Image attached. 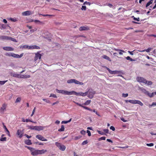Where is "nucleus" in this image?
Listing matches in <instances>:
<instances>
[{
  "label": "nucleus",
  "mask_w": 156,
  "mask_h": 156,
  "mask_svg": "<svg viewBox=\"0 0 156 156\" xmlns=\"http://www.w3.org/2000/svg\"><path fill=\"white\" fill-rule=\"evenodd\" d=\"M56 90L58 93H61L64 95H73V91H69L66 90H59L58 89H56Z\"/></svg>",
  "instance_id": "obj_1"
},
{
  "label": "nucleus",
  "mask_w": 156,
  "mask_h": 156,
  "mask_svg": "<svg viewBox=\"0 0 156 156\" xmlns=\"http://www.w3.org/2000/svg\"><path fill=\"white\" fill-rule=\"evenodd\" d=\"M126 103L129 102L132 104H137L142 106L143 105V103L140 101L137 100H126L125 101Z\"/></svg>",
  "instance_id": "obj_2"
},
{
  "label": "nucleus",
  "mask_w": 156,
  "mask_h": 156,
  "mask_svg": "<svg viewBox=\"0 0 156 156\" xmlns=\"http://www.w3.org/2000/svg\"><path fill=\"white\" fill-rule=\"evenodd\" d=\"M87 93V97L90 98H92L94 95L95 94V92L92 89H89L88 91L86 92Z\"/></svg>",
  "instance_id": "obj_3"
},
{
  "label": "nucleus",
  "mask_w": 156,
  "mask_h": 156,
  "mask_svg": "<svg viewBox=\"0 0 156 156\" xmlns=\"http://www.w3.org/2000/svg\"><path fill=\"white\" fill-rule=\"evenodd\" d=\"M56 145L58 148L62 151H64L66 149V147L61 143L58 142H56L55 143Z\"/></svg>",
  "instance_id": "obj_4"
},
{
  "label": "nucleus",
  "mask_w": 156,
  "mask_h": 156,
  "mask_svg": "<svg viewBox=\"0 0 156 156\" xmlns=\"http://www.w3.org/2000/svg\"><path fill=\"white\" fill-rule=\"evenodd\" d=\"M136 80L139 82L143 83L146 84H147V81L145 79L142 77H136Z\"/></svg>",
  "instance_id": "obj_5"
},
{
  "label": "nucleus",
  "mask_w": 156,
  "mask_h": 156,
  "mask_svg": "<svg viewBox=\"0 0 156 156\" xmlns=\"http://www.w3.org/2000/svg\"><path fill=\"white\" fill-rule=\"evenodd\" d=\"M7 105L6 104L4 103L2 104V107L0 108V112L2 114L4 113V112L6 110Z\"/></svg>",
  "instance_id": "obj_6"
},
{
  "label": "nucleus",
  "mask_w": 156,
  "mask_h": 156,
  "mask_svg": "<svg viewBox=\"0 0 156 156\" xmlns=\"http://www.w3.org/2000/svg\"><path fill=\"white\" fill-rule=\"evenodd\" d=\"M76 95L77 96H85L87 95V93H83L80 92L79 93L76 92L75 91H73V95Z\"/></svg>",
  "instance_id": "obj_7"
},
{
  "label": "nucleus",
  "mask_w": 156,
  "mask_h": 156,
  "mask_svg": "<svg viewBox=\"0 0 156 156\" xmlns=\"http://www.w3.org/2000/svg\"><path fill=\"white\" fill-rule=\"evenodd\" d=\"M41 55L39 52L35 54V56L34 60V61H36L38 59H40L41 58Z\"/></svg>",
  "instance_id": "obj_8"
},
{
  "label": "nucleus",
  "mask_w": 156,
  "mask_h": 156,
  "mask_svg": "<svg viewBox=\"0 0 156 156\" xmlns=\"http://www.w3.org/2000/svg\"><path fill=\"white\" fill-rule=\"evenodd\" d=\"M34 13V12L33 11H27L23 12L22 13V15L23 16H30V15L33 14Z\"/></svg>",
  "instance_id": "obj_9"
},
{
  "label": "nucleus",
  "mask_w": 156,
  "mask_h": 156,
  "mask_svg": "<svg viewBox=\"0 0 156 156\" xmlns=\"http://www.w3.org/2000/svg\"><path fill=\"white\" fill-rule=\"evenodd\" d=\"M24 133L23 130H21L20 129H18L17 133V135L19 136V137L21 138L23 136Z\"/></svg>",
  "instance_id": "obj_10"
},
{
  "label": "nucleus",
  "mask_w": 156,
  "mask_h": 156,
  "mask_svg": "<svg viewBox=\"0 0 156 156\" xmlns=\"http://www.w3.org/2000/svg\"><path fill=\"white\" fill-rule=\"evenodd\" d=\"M36 137L39 140L42 141H47V140L45 138H44V137H43L42 136L40 135H36Z\"/></svg>",
  "instance_id": "obj_11"
},
{
  "label": "nucleus",
  "mask_w": 156,
  "mask_h": 156,
  "mask_svg": "<svg viewBox=\"0 0 156 156\" xmlns=\"http://www.w3.org/2000/svg\"><path fill=\"white\" fill-rule=\"evenodd\" d=\"M108 71L109 73L111 74H118L119 73H122V71H111L108 68Z\"/></svg>",
  "instance_id": "obj_12"
},
{
  "label": "nucleus",
  "mask_w": 156,
  "mask_h": 156,
  "mask_svg": "<svg viewBox=\"0 0 156 156\" xmlns=\"http://www.w3.org/2000/svg\"><path fill=\"white\" fill-rule=\"evenodd\" d=\"M31 154L33 156H36L39 154L38 150L34 148L31 153Z\"/></svg>",
  "instance_id": "obj_13"
},
{
  "label": "nucleus",
  "mask_w": 156,
  "mask_h": 156,
  "mask_svg": "<svg viewBox=\"0 0 156 156\" xmlns=\"http://www.w3.org/2000/svg\"><path fill=\"white\" fill-rule=\"evenodd\" d=\"M143 91L144 92L145 94L147 95L148 96H149L150 98L154 96L153 92L151 93H150L147 91L145 89H143Z\"/></svg>",
  "instance_id": "obj_14"
},
{
  "label": "nucleus",
  "mask_w": 156,
  "mask_h": 156,
  "mask_svg": "<svg viewBox=\"0 0 156 156\" xmlns=\"http://www.w3.org/2000/svg\"><path fill=\"white\" fill-rule=\"evenodd\" d=\"M23 55V53L21 54L20 55H19L18 54H15L13 53H12V56L14 58H20L22 57Z\"/></svg>",
  "instance_id": "obj_15"
},
{
  "label": "nucleus",
  "mask_w": 156,
  "mask_h": 156,
  "mask_svg": "<svg viewBox=\"0 0 156 156\" xmlns=\"http://www.w3.org/2000/svg\"><path fill=\"white\" fill-rule=\"evenodd\" d=\"M89 27L87 26L81 27L79 28V30L80 31L83 30H89Z\"/></svg>",
  "instance_id": "obj_16"
},
{
  "label": "nucleus",
  "mask_w": 156,
  "mask_h": 156,
  "mask_svg": "<svg viewBox=\"0 0 156 156\" xmlns=\"http://www.w3.org/2000/svg\"><path fill=\"white\" fill-rule=\"evenodd\" d=\"M29 49H40V47H39L36 45H34L30 46H29Z\"/></svg>",
  "instance_id": "obj_17"
},
{
  "label": "nucleus",
  "mask_w": 156,
  "mask_h": 156,
  "mask_svg": "<svg viewBox=\"0 0 156 156\" xmlns=\"http://www.w3.org/2000/svg\"><path fill=\"white\" fill-rule=\"evenodd\" d=\"M10 74L11 76H12L13 77L20 78V74H18L15 73L11 72L10 73Z\"/></svg>",
  "instance_id": "obj_18"
},
{
  "label": "nucleus",
  "mask_w": 156,
  "mask_h": 156,
  "mask_svg": "<svg viewBox=\"0 0 156 156\" xmlns=\"http://www.w3.org/2000/svg\"><path fill=\"white\" fill-rule=\"evenodd\" d=\"M4 50L7 51H13L14 50L13 48L10 47H3Z\"/></svg>",
  "instance_id": "obj_19"
},
{
  "label": "nucleus",
  "mask_w": 156,
  "mask_h": 156,
  "mask_svg": "<svg viewBox=\"0 0 156 156\" xmlns=\"http://www.w3.org/2000/svg\"><path fill=\"white\" fill-rule=\"evenodd\" d=\"M30 77V76L29 75H21L20 74V78H28Z\"/></svg>",
  "instance_id": "obj_20"
},
{
  "label": "nucleus",
  "mask_w": 156,
  "mask_h": 156,
  "mask_svg": "<svg viewBox=\"0 0 156 156\" xmlns=\"http://www.w3.org/2000/svg\"><path fill=\"white\" fill-rule=\"evenodd\" d=\"M10 37L6 36H0V39L2 40H9Z\"/></svg>",
  "instance_id": "obj_21"
},
{
  "label": "nucleus",
  "mask_w": 156,
  "mask_h": 156,
  "mask_svg": "<svg viewBox=\"0 0 156 156\" xmlns=\"http://www.w3.org/2000/svg\"><path fill=\"white\" fill-rule=\"evenodd\" d=\"M47 152V150H46L42 149L41 150H38L39 154H44Z\"/></svg>",
  "instance_id": "obj_22"
},
{
  "label": "nucleus",
  "mask_w": 156,
  "mask_h": 156,
  "mask_svg": "<svg viewBox=\"0 0 156 156\" xmlns=\"http://www.w3.org/2000/svg\"><path fill=\"white\" fill-rule=\"evenodd\" d=\"M73 83H74L75 84H79V85L83 84V83L82 82H79L75 79L73 80Z\"/></svg>",
  "instance_id": "obj_23"
},
{
  "label": "nucleus",
  "mask_w": 156,
  "mask_h": 156,
  "mask_svg": "<svg viewBox=\"0 0 156 156\" xmlns=\"http://www.w3.org/2000/svg\"><path fill=\"white\" fill-rule=\"evenodd\" d=\"M3 124L4 128L5 129V130L6 132H7V134H8V135L9 136H10V133H9V131L8 130V129L6 128V126H5V125H4V123H3Z\"/></svg>",
  "instance_id": "obj_24"
},
{
  "label": "nucleus",
  "mask_w": 156,
  "mask_h": 156,
  "mask_svg": "<svg viewBox=\"0 0 156 156\" xmlns=\"http://www.w3.org/2000/svg\"><path fill=\"white\" fill-rule=\"evenodd\" d=\"M25 143L27 145H30L32 144L31 141L29 139L25 140Z\"/></svg>",
  "instance_id": "obj_25"
},
{
  "label": "nucleus",
  "mask_w": 156,
  "mask_h": 156,
  "mask_svg": "<svg viewBox=\"0 0 156 156\" xmlns=\"http://www.w3.org/2000/svg\"><path fill=\"white\" fill-rule=\"evenodd\" d=\"M29 46L28 45H24L23 46H20L19 48L21 49H29Z\"/></svg>",
  "instance_id": "obj_26"
},
{
  "label": "nucleus",
  "mask_w": 156,
  "mask_h": 156,
  "mask_svg": "<svg viewBox=\"0 0 156 156\" xmlns=\"http://www.w3.org/2000/svg\"><path fill=\"white\" fill-rule=\"evenodd\" d=\"M152 49V48H148L147 49H145L144 50H142V51H139L140 52L142 51L144 52L145 51H146V52H149Z\"/></svg>",
  "instance_id": "obj_27"
},
{
  "label": "nucleus",
  "mask_w": 156,
  "mask_h": 156,
  "mask_svg": "<svg viewBox=\"0 0 156 156\" xmlns=\"http://www.w3.org/2000/svg\"><path fill=\"white\" fill-rule=\"evenodd\" d=\"M44 127L41 126H37V130L40 131L43 130L44 129Z\"/></svg>",
  "instance_id": "obj_28"
},
{
  "label": "nucleus",
  "mask_w": 156,
  "mask_h": 156,
  "mask_svg": "<svg viewBox=\"0 0 156 156\" xmlns=\"http://www.w3.org/2000/svg\"><path fill=\"white\" fill-rule=\"evenodd\" d=\"M65 130V128L64 125L61 126V128L58 129V131L59 132L64 131Z\"/></svg>",
  "instance_id": "obj_29"
},
{
  "label": "nucleus",
  "mask_w": 156,
  "mask_h": 156,
  "mask_svg": "<svg viewBox=\"0 0 156 156\" xmlns=\"http://www.w3.org/2000/svg\"><path fill=\"white\" fill-rule=\"evenodd\" d=\"M91 102V101L90 100H88L83 105H89Z\"/></svg>",
  "instance_id": "obj_30"
},
{
  "label": "nucleus",
  "mask_w": 156,
  "mask_h": 156,
  "mask_svg": "<svg viewBox=\"0 0 156 156\" xmlns=\"http://www.w3.org/2000/svg\"><path fill=\"white\" fill-rule=\"evenodd\" d=\"M34 21L36 23H38L39 24H44V23L42 22L41 21L38 20H34Z\"/></svg>",
  "instance_id": "obj_31"
},
{
  "label": "nucleus",
  "mask_w": 156,
  "mask_h": 156,
  "mask_svg": "<svg viewBox=\"0 0 156 156\" xmlns=\"http://www.w3.org/2000/svg\"><path fill=\"white\" fill-rule=\"evenodd\" d=\"M21 98H20V97H19L17 98L16 100L15 103H17L20 102L21 101Z\"/></svg>",
  "instance_id": "obj_32"
},
{
  "label": "nucleus",
  "mask_w": 156,
  "mask_h": 156,
  "mask_svg": "<svg viewBox=\"0 0 156 156\" xmlns=\"http://www.w3.org/2000/svg\"><path fill=\"white\" fill-rule=\"evenodd\" d=\"M73 79H71L68 80L67 81V83H73Z\"/></svg>",
  "instance_id": "obj_33"
},
{
  "label": "nucleus",
  "mask_w": 156,
  "mask_h": 156,
  "mask_svg": "<svg viewBox=\"0 0 156 156\" xmlns=\"http://www.w3.org/2000/svg\"><path fill=\"white\" fill-rule=\"evenodd\" d=\"M126 59L127 60H129L131 61H135V60L129 56H127V57H126Z\"/></svg>",
  "instance_id": "obj_34"
},
{
  "label": "nucleus",
  "mask_w": 156,
  "mask_h": 156,
  "mask_svg": "<svg viewBox=\"0 0 156 156\" xmlns=\"http://www.w3.org/2000/svg\"><path fill=\"white\" fill-rule=\"evenodd\" d=\"M72 119H70L69 120L67 121H62V123H65L66 124L68 122H70L71 121Z\"/></svg>",
  "instance_id": "obj_35"
},
{
  "label": "nucleus",
  "mask_w": 156,
  "mask_h": 156,
  "mask_svg": "<svg viewBox=\"0 0 156 156\" xmlns=\"http://www.w3.org/2000/svg\"><path fill=\"white\" fill-rule=\"evenodd\" d=\"M12 52H9V53H6L5 54V55L7 56L10 57V56H12Z\"/></svg>",
  "instance_id": "obj_36"
},
{
  "label": "nucleus",
  "mask_w": 156,
  "mask_h": 156,
  "mask_svg": "<svg viewBox=\"0 0 156 156\" xmlns=\"http://www.w3.org/2000/svg\"><path fill=\"white\" fill-rule=\"evenodd\" d=\"M7 81H0V86L2 85H4Z\"/></svg>",
  "instance_id": "obj_37"
},
{
  "label": "nucleus",
  "mask_w": 156,
  "mask_h": 156,
  "mask_svg": "<svg viewBox=\"0 0 156 156\" xmlns=\"http://www.w3.org/2000/svg\"><path fill=\"white\" fill-rule=\"evenodd\" d=\"M6 26L4 24H2L1 26L0 27V28L2 30V29H5L6 28Z\"/></svg>",
  "instance_id": "obj_38"
},
{
  "label": "nucleus",
  "mask_w": 156,
  "mask_h": 156,
  "mask_svg": "<svg viewBox=\"0 0 156 156\" xmlns=\"http://www.w3.org/2000/svg\"><path fill=\"white\" fill-rule=\"evenodd\" d=\"M6 137H2L0 139V140L2 141H6Z\"/></svg>",
  "instance_id": "obj_39"
},
{
  "label": "nucleus",
  "mask_w": 156,
  "mask_h": 156,
  "mask_svg": "<svg viewBox=\"0 0 156 156\" xmlns=\"http://www.w3.org/2000/svg\"><path fill=\"white\" fill-rule=\"evenodd\" d=\"M29 129H30L32 130H34V126H28Z\"/></svg>",
  "instance_id": "obj_40"
},
{
  "label": "nucleus",
  "mask_w": 156,
  "mask_h": 156,
  "mask_svg": "<svg viewBox=\"0 0 156 156\" xmlns=\"http://www.w3.org/2000/svg\"><path fill=\"white\" fill-rule=\"evenodd\" d=\"M9 40H11V41L15 42H17V41L16 40V39L15 38H12L11 37H10Z\"/></svg>",
  "instance_id": "obj_41"
},
{
  "label": "nucleus",
  "mask_w": 156,
  "mask_h": 156,
  "mask_svg": "<svg viewBox=\"0 0 156 156\" xmlns=\"http://www.w3.org/2000/svg\"><path fill=\"white\" fill-rule=\"evenodd\" d=\"M40 15H41L43 16H53V15H49V14H40Z\"/></svg>",
  "instance_id": "obj_42"
},
{
  "label": "nucleus",
  "mask_w": 156,
  "mask_h": 156,
  "mask_svg": "<svg viewBox=\"0 0 156 156\" xmlns=\"http://www.w3.org/2000/svg\"><path fill=\"white\" fill-rule=\"evenodd\" d=\"M153 83L151 81H147V84L148 85H151Z\"/></svg>",
  "instance_id": "obj_43"
},
{
  "label": "nucleus",
  "mask_w": 156,
  "mask_h": 156,
  "mask_svg": "<svg viewBox=\"0 0 156 156\" xmlns=\"http://www.w3.org/2000/svg\"><path fill=\"white\" fill-rule=\"evenodd\" d=\"M105 137H102L99 138V140H105Z\"/></svg>",
  "instance_id": "obj_44"
},
{
  "label": "nucleus",
  "mask_w": 156,
  "mask_h": 156,
  "mask_svg": "<svg viewBox=\"0 0 156 156\" xmlns=\"http://www.w3.org/2000/svg\"><path fill=\"white\" fill-rule=\"evenodd\" d=\"M87 143H88V142H87V140H84L82 143V145H85V144H87Z\"/></svg>",
  "instance_id": "obj_45"
},
{
  "label": "nucleus",
  "mask_w": 156,
  "mask_h": 156,
  "mask_svg": "<svg viewBox=\"0 0 156 156\" xmlns=\"http://www.w3.org/2000/svg\"><path fill=\"white\" fill-rule=\"evenodd\" d=\"M128 96V94L127 93L126 94H124L123 93L122 94V97H127Z\"/></svg>",
  "instance_id": "obj_46"
},
{
  "label": "nucleus",
  "mask_w": 156,
  "mask_h": 156,
  "mask_svg": "<svg viewBox=\"0 0 156 156\" xmlns=\"http://www.w3.org/2000/svg\"><path fill=\"white\" fill-rule=\"evenodd\" d=\"M27 148L30 150L31 153L32 152V151L34 149V148L30 147H27Z\"/></svg>",
  "instance_id": "obj_47"
},
{
  "label": "nucleus",
  "mask_w": 156,
  "mask_h": 156,
  "mask_svg": "<svg viewBox=\"0 0 156 156\" xmlns=\"http://www.w3.org/2000/svg\"><path fill=\"white\" fill-rule=\"evenodd\" d=\"M147 145L149 147H152L154 145V144L153 143H151L150 144H147Z\"/></svg>",
  "instance_id": "obj_48"
},
{
  "label": "nucleus",
  "mask_w": 156,
  "mask_h": 156,
  "mask_svg": "<svg viewBox=\"0 0 156 156\" xmlns=\"http://www.w3.org/2000/svg\"><path fill=\"white\" fill-rule=\"evenodd\" d=\"M50 97H53L54 98H56L57 96L55 94H51L50 96Z\"/></svg>",
  "instance_id": "obj_49"
},
{
  "label": "nucleus",
  "mask_w": 156,
  "mask_h": 156,
  "mask_svg": "<svg viewBox=\"0 0 156 156\" xmlns=\"http://www.w3.org/2000/svg\"><path fill=\"white\" fill-rule=\"evenodd\" d=\"M43 100L44 101L46 102L47 103H50V101L46 99H43Z\"/></svg>",
  "instance_id": "obj_50"
},
{
  "label": "nucleus",
  "mask_w": 156,
  "mask_h": 156,
  "mask_svg": "<svg viewBox=\"0 0 156 156\" xmlns=\"http://www.w3.org/2000/svg\"><path fill=\"white\" fill-rule=\"evenodd\" d=\"M80 133L82 135H85L86 133V131L83 130H82L80 131Z\"/></svg>",
  "instance_id": "obj_51"
},
{
  "label": "nucleus",
  "mask_w": 156,
  "mask_h": 156,
  "mask_svg": "<svg viewBox=\"0 0 156 156\" xmlns=\"http://www.w3.org/2000/svg\"><path fill=\"white\" fill-rule=\"evenodd\" d=\"M36 107H34L32 112V114L31 115V116H32L35 112Z\"/></svg>",
  "instance_id": "obj_52"
},
{
  "label": "nucleus",
  "mask_w": 156,
  "mask_h": 156,
  "mask_svg": "<svg viewBox=\"0 0 156 156\" xmlns=\"http://www.w3.org/2000/svg\"><path fill=\"white\" fill-rule=\"evenodd\" d=\"M81 9L82 10H86V6H82L81 8Z\"/></svg>",
  "instance_id": "obj_53"
},
{
  "label": "nucleus",
  "mask_w": 156,
  "mask_h": 156,
  "mask_svg": "<svg viewBox=\"0 0 156 156\" xmlns=\"http://www.w3.org/2000/svg\"><path fill=\"white\" fill-rule=\"evenodd\" d=\"M10 20L12 21L15 22H16L17 20L16 19H13L12 18H10Z\"/></svg>",
  "instance_id": "obj_54"
},
{
  "label": "nucleus",
  "mask_w": 156,
  "mask_h": 156,
  "mask_svg": "<svg viewBox=\"0 0 156 156\" xmlns=\"http://www.w3.org/2000/svg\"><path fill=\"white\" fill-rule=\"evenodd\" d=\"M110 129L112 130L113 131H114L115 130V128L112 126H111L110 128Z\"/></svg>",
  "instance_id": "obj_55"
},
{
  "label": "nucleus",
  "mask_w": 156,
  "mask_h": 156,
  "mask_svg": "<svg viewBox=\"0 0 156 156\" xmlns=\"http://www.w3.org/2000/svg\"><path fill=\"white\" fill-rule=\"evenodd\" d=\"M81 137V136H77L75 137V140H78V139L80 138Z\"/></svg>",
  "instance_id": "obj_56"
},
{
  "label": "nucleus",
  "mask_w": 156,
  "mask_h": 156,
  "mask_svg": "<svg viewBox=\"0 0 156 156\" xmlns=\"http://www.w3.org/2000/svg\"><path fill=\"white\" fill-rule=\"evenodd\" d=\"M87 133H88V136H91V133L89 130H87Z\"/></svg>",
  "instance_id": "obj_57"
},
{
  "label": "nucleus",
  "mask_w": 156,
  "mask_h": 156,
  "mask_svg": "<svg viewBox=\"0 0 156 156\" xmlns=\"http://www.w3.org/2000/svg\"><path fill=\"white\" fill-rule=\"evenodd\" d=\"M115 50L116 51H122L123 52H125V51L123 50H120V49H115Z\"/></svg>",
  "instance_id": "obj_58"
},
{
  "label": "nucleus",
  "mask_w": 156,
  "mask_h": 156,
  "mask_svg": "<svg viewBox=\"0 0 156 156\" xmlns=\"http://www.w3.org/2000/svg\"><path fill=\"white\" fill-rule=\"evenodd\" d=\"M133 20H136L137 21H140V18L139 17L138 18H136L135 17H134Z\"/></svg>",
  "instance_id": "obj_59"
},
{
  "label": "nucleus",
  "mask_w": 156,
  "mask_h": 156,
  "mask_svg": "<svg viewBox=\"0 0 156 156\" xmlns=\"http://www.w3.org/2000/svg\"><path fill=\"white\" fill-rule=\"evenodd\" d=\"M81 107H82L83 108H84V109H86L87 110H88V109H89V108H88L87 107L84 106L83 105H82Z\"/></svg>",
  "instance_id": "obj_60"
},
{
  "label": "nucleus",
  "mask_w": 156,
  "mask_h": 156,
  "mask_svg": "<svg viewBox=\"0 0 156 156\" xmlns=\"http://www.w3.org/2000/svg\"><path fill=\"white\" fill-rule=\"evenodd\" d=\"M83 4L84 5V4H88L89 5H90V4H91V3L90 2H85L84 3H83Z\"/></svg>",
  "instance_id": "obj_61"
},
{
  "label": "nucleus",
  "mask_w": 156,
  "mask_h": 156,
  "mask_svg": "<svg viewBox=\"0 0 156 156\" xmlns=\"http://www.w3.org/2000/svg\"><path fill=\"white\" fill-rule=\"evenodd\" d=\"M74 103H75L77 105H78L79 106L82 107V105L74 101Z\"/></svg>",
  "instance_id": "obj_62"
},
{
  "label": "nucleus",
  "mask_w": 156,
  "mask_h": 156,
  "mask_svg": "<svg viewBox=\"0 0 156 156\" xmlns=\"http://www.w3.org/2000/svg\"><path fill=\"white\" fill-rule=\"evenodd\" d=\"M135 51V50H133V51H128V53H129L131 55H133V52L134 51Z\"/></svg>",
  "instance_id": "obj_63"
},
{
  "label": "nucleus",
  "mask_w": 156,
  "mask_h": 156,
  "mask_svg": "<svg viewBox=\"0 0 156 156\" xmlns=\"http://www.w3.org/2000/svg\"><path fill=\"white\" fill-rule=\"evenodd\" d=\"M98 133L99 134H101V135H103L104 134V133L103 132H102L101 131H98Z\"/></svg>",
  "instance_id": "obj_64"
}]
</instances>
